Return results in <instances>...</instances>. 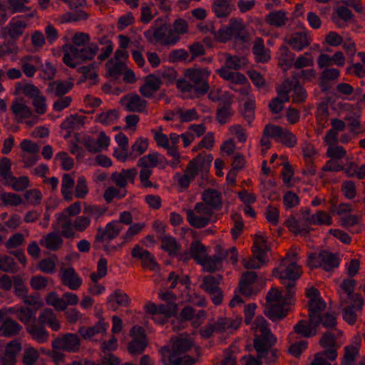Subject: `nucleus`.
<instances>
[{"label":"nucleus","mask_w":365,"mask_h":365,"mask_svg":"<svg viewBox=\"0 0 365 365\" xmlns=\"http://www.w3.org/2000/svg\"><path fill=\"white\" fill-rule=\"evenodd\" d=\"M252 330L255 333L254 348L257 352H262V344H275L277 338L271 333L267 322L262 317H257L252 324Z\"/></svg>","instance_id":"obj_5"},{"label":"nucleus","mask_w":365,"mask_h":365,"mask_svg":"<svg viewBox=\"0 0 365 365\" xmlns=\"http://www.w3.org/2000/svg\"><path fill=\"white\" fill-rule=\"evenodd\" d=\"M110 143V138L104 131H101L96 139L88 138L84 141L86 149L92 153H101L108 150Z\"/></svg>","instance_id":"obj_23"},{"label":"nucleus","mask_w":365,"mask_h":365,"mask_svg":"<svg viewBox=\"0 0 365 365\" xmlns=\"http://www.w3.org/2000/svg\"><path fill=\"white\" fill-rule=\"evenodd\" d=\"M16 88L17 92L24 94L31 100L41 94L39 89L32 83L19 82L16 83Z\"/></svg>","instance_id":"obj_63"},{"label":"nucleus","mask_w":365,"mask_h":365,"mask_svg":"<svg viewBox=\"0 0 365 365\" xmlns=\"http://www.w3.org/2000/svg\"><path fill=\"white\" fill-rule=\"evenodd\" d=\"M52 347L55 349L66 351L70 353H76L81 346L80 339L78 335L67 333L59 336L52 341Z\"/></svg>","instance_id":"obj_14"},{"label":"nucleus","mask_w":365,"mask_h":365,"mask_svg":"<svg viewBox=\"0 0 365 365\" xmlns=\"http://www.w3.org/2000/svg\"><path fill=\"white\" fill-rule=\"evenodd\" d=\"M283 129L284 128L281 126L270 123L265 125L260 140V145L262 147V153L263 154H264L272 145L270 138L274 139L276 142H279Z\"/></svg>","instance_id":"obj_18"},{"label":"nucleus","mask_w":365,"mask_h":365,"mask_svg":"<svg viewBox=\"0 0 365 365\" xmlns=\"http://www.w3.org/2000/svg\"><path fill=\"white\" fill-rule=\"evenodd\" d=\"M241 324L240 318H219L214 324V329L217 332L232 333Z\"/></svg>","instance_id":"obj_29"},{"label":"nucleus","mask_w":365,"mask_h":365,"mask_svg":"<svg viewBox=\"0 0 365 365\" xmlns=\"http://www.w3.org/2000/svg\"><path fill=\"white\" fill-rule=\"evenodd\" d=\"M190 255L197 263L201 264L207 257L206 248L199 242H192L190 245Z\"/></svg>","instance_id":"obj_61"},{"label":"nucleus","mask_w":365,"mask_h":365,"mask_svg":"<svg viewBox=\"0 0 365 365\" xmlns=\"http://www.w3.org/2000/svg\"><path fill=\"white\" fill-rule=\"evenodd\" d=\"M307 264L312 268L322 267L327 272L337 268L339 259L337 256L327 251H322L319 254L310 253Z\"/></svg>","instance_id":"obj_10"},{"label":"nucleus","mask_w":365,"mask_h":365,"mask_svg":"<svg viewBox=\"0 0 365 365\" xmlns=\"http://www.w3.org/2000/svg\"><path fill=\"white\" fill-rule=\"evenodd\" d=\"M192 345L189 339L180 337L175 339L169 351V362L173 365H193L195 359L186 354Z\"/></svg>","instance_id":"obj_3"},{"label":"nucleus","mask_w":365,"mask_h":365,"mask_svg":"<svg viewBox=\"0 0 365 365\" xmlns=\"http://www.w3.org/2000/svg\"><path fill=\"white\" fill-rule=\"evenodd\" d=\"M77 48L81 61L93 60L98 51V46L96 43H88L84 46Z\"/></svg>","instance_id":"obj_55"},{"label":"nucleus","mask_w":365,"mask_h":365,"mask_svg":"<svg viewBox=\"0 0 365 365\" xmlns=\"http://www.w3.org/2000/svg\"><path fill=\"white\" fill-rule=\"evenodd\" d=\"M252 53L256 61L266 63L270 59V52L265 48L264 40L262 38H256L252 47Z\"/></svg>","instance_id":"obj_42"},{"label":"nucleus","mask_w":365,"mask_h":365,"mask_svg":"<svg viewBox=\"0 0 365 365\" xmlns=\"http://www.w3.org/2000/svg\"><path fill=\"white\" fill-rule=\"evenodd\" d=\"M118 117L119 113L117 110H108L97 114L95 117V121L103 125H110L115 123Z\"/></svg>","instance_id":"obj_53"},{"label":"nucleus","mask_w":365,"mask_h":365,"mask_svg":"<svg viewBox=\"0 0 365 365\" xmlns=\"http://www.w3.org/2000/svg\"><path fill=\"white\" fill-rule=\"evenodd\" d=\"M63 242L62 237L57 232H51L43 235L39 242L42 247L51 251L60 250L63 245Z\"/></svg>","instance_id":"obj_32"},{"label":"nucleus","mask_w":365,"mask_h":365,"mask_svg":"<svg viewBox=\"0 0 365 365\" xmlns=\"http://www.w3.org/2000/svg\"><path fill=\"white\" fill-rule=\"evenodd\" d=\"M21 344L18 340H12L7 343L4 351L0 358L1 365H15L16 356L21 350Z\"/></svg>","instance_id":"obj_25"},{"label":"nucleus","mask_w":365,"mask_h":365,"mask_svg":"<svg viewBox=\"0 0 365 365\" xmlns=\"http://www.w3.org/2000/svg\"><path fill=\"white\" fill-rule=\"evenodd\" d=\"M38 322L41 325H46L55 331L61 329L60 321L56 313L50 308L42 310L38 316Z\"/></svg>","instance_id":"obj_33"},{"label":"nucleus","mask_w":365,"mask_h":365,"mask_svg":"<svg viewBox=\"0 0 365 365\" xmlns=\"http://www.w3.org/2000/svg\"><path fill=\"white\" fill-rule=\"evenodd\" d=\"M27 332L32 336V338L40 344H43L48 341L49 334L48 332L43 326H40L32 322L26 327Z\"/></svg>","instance_id":"obj_47"},{"label":"nucleus","mask_w":365,"mask_h":365,"mask_svg":"<svg viewBox=\"0 0 365 365\" xmlns=\"http://www.w3.org/2000/svg\"><path fill=\"white\" fill-rule=\"evenodd\" d=\"M227 251H220L217 255L213 257H206L200 264L204 270L207 272H215L222 267V260L226 258Z\"/></svg>","instance_id":"obj_37"},{"label":"nucleus","mask_w":365,"mask_h":365,"mask_svg":"<svg viewBox=\"0 0 365 365\" xmlns=\"http://www.w3.org/2000/svg\"><path fill=\"white\" fill-rule=\"evenodd\" d=\"M22 330V327L11 318H6L0 326V335L5 337H12L18 335Z\"/></svg>","instance_id":"obj_43"},{"label":"nucleus","mask_w":365,"mask_h":365,"mask_svg":"<svg viewBox=\"0 0 365 365\" xmlns=\"http://www.w3.org/2000/svg\"><path fill=\"white\" fill-rule=\"evenodd\" d=\"M3 184L10 187L16 192L25 191L31 186L30 180L28 176L21 175L16 177L13 174Z\"/></svg>","instance_id":"obj_38"},{"label":"nucleus","mask_w":365,"mask_h":365,"mask_svg":"<svg viewBox=\"0 0 365 365\" xmlns=\"http://www.w3.org/2000/svg\"><path fill=\"white\" fill-rule=\"evenodd\" d=\"M73 86L70 81H54L48 83L46 91L51 96L61 97L68 93Z\"/></svg>","instance_id":"obj_31"},{"label":"nucleus","mask_w":365,"mask_h":365,"mask_svg":"<svg viewBox=\"0 0 365 365\" xmlns=\"http://www.w3.org/2000/svg\"><path fill=\"white\" fill-rule=\"evenodd\" d=\"M144 36L150 43L157 42L165 45L167 26L163 25L159 27H153L145 31Z\"/></svg>","instance_id":"obj_40"},{"label":"nucleus","mask_w":365,"mask_h":365,"mask_svg":"<svg viewBox=\"0 0 365 365\" xmlns=\"http://www.w3.org/2000/svg\"><path fill=\"white\" fill-rule=\"evenodd\" d=\"M292 83L290 80H285L277 89V97L272 100L269 107L272 113H279L283 109V103L289 101Z\"/></svg>","instance_id":"obj_16"},{"label":"nucleus","mask_w":365,"mask_h":365,"mask_svg":"<svg viewBox=\"0 0 365 365\" xmlns=\"http://www.w3.org/2000/svg\"><path fill=\"white\" fill-rule=\"evenodd\" d=\"M285 43L293 50L301 51L312 43V38L305 31L292 33L284 38Z\"/></svg>","instance_id":"obj_19"},{"label":"nucleus","mask_w":365,"mask_h":365,"mask_svg":"<svg viewBox=\"0 0 365 365\" xmlns=\"http://www.w3.org/2000/svg\"><path fill=\"white\" fill-rule=\"evenodd\" d=\"M59 274L62 284L71 290H78L82 284V279L71 267H62Z\"/></svg>","instance_id":"obj_20"},{"label":"nucleus","mask_w":365,"mask_h":365,"mask_svg":"<svg viewBox=\"0 0 365 365\" xmlns=\"http://www.w3.org/2000/svg\"><path fill=\"white\" fill-rule=\"evenodd\" d=\"M320 323L319 321L314 322L309 319V321L301 320L294 326V331L302 336L309 338L316 335Z\"/></svg>","instance_id":"obj_35"},{"label":"nucleus","mask_w":365,"mask_h":365,"mask_svg":"<svg viewBox=\"0 0 365 365\" xmlns=\"http://www.w3.org/2000/svg\"><path fill=\"white\" fill-rule=\"evenodd\" d=\"M74 185L75 181L71 174L66 173L63 175L61 183V194L66 201H71L73 200L72 190Z\"/></svg>","instance_id":"obj_54"},{"label":"nucleus","mask_w":365,"mask_h":365,"mask_svg":"<svg viewBox=\"0 0 365 365\" xmlns=\"http://www.w3.org/2000/svg\"><path fill=\"white\" fill-rule=\"evenodd\" d=\"M264 21L272 26L283 27L288 22L287 12L284 10L271 11L265 16Z\"/></svg>","instance_id":"obj_36"},{"label":"nucleus","mask_w":365,"mask_h":365,"mask_svg":"<svg viewBox=\"0 0 365 365\" xmlns=\"http://www.w3.org/2000/svg\"><path fill=\"white\" fill-rule=\"evenodd\" d=\"M216 40L226 43L232 39L246 41L247 35L243 21L241 19H231L227 25L222 26L215 34Z\"/></svg>","instance_id":"obj_4"},{"label":"nucleus","mask_w":365,"mask_h":365,"mask_svg":"<svg viewBox=\"0 0 365 365\" xmlns=\"http://www.w3.org/2000/svg\"><path fill=\"white\" fill-rule=\"evenodd\" d=\"M296 257L295 253H288L282 259L280 266L274 269L289 296L294 295L295 281L302 273V267L297 264Z\"/></svg>","instance_id":"obj_2"},{"label":"nucleus","mask_w":365,"mask_h":365,"mask_svg":"<svg viewBox=\"0 0 365 365\" xmlns=\"http://www.w3.org/2000/svg\"><path fill=\"white\" fill-rule=\"evenodd\" d=\"M212 9L216 17L226 18L231 14L234 7L227 0H214Z\"/></svg>","instance_id":"obj_50"},{"label":"nucleus","mask_w":365,"mask_h":365,"mask_svg":"<svg viewBox=\"0 0 365 365\" xmlns=\"http://www.w3.org/2000/svg\"><path fill=\"white\" fill-rule=\"evenodd\" d=\"M123 230V226L117 220L108 223L105 228H98L96 235V241L103 242L110 241L118 236Z\"/></svg>","instance_id":"obj_21"},{"label":"nucleus","mask_w":365,"mask_h":365,"mask_svg":"<svg viewBox=\"0 0 365 365\" xmlns=\"http://www.w3.org/2000/svg\"><path fill=\"white\" fill-rule=\"evenodd\" d=\"M163 162V156L158 153H149L140 158L137 165L141 168L152 170Z\"/></svg>","instance_id":"obj_48"},{"label":"nucleus","mask_w":365,"mask_h":365,"mask_svg":"<svg viewBox=\"0 0 365 365\" xmlns=\"http://www.w3.org/2000/svg\"><path fill=\"white\" fill-rule=\"evenodd\" d=\"M161 248L170 255H177L181 250V246L175 237L165 235L161 238Z\"/></svg>","instance_id":"obj_51"},{"label":"nucleus","mask_w":365,"mask_h":365,"mask_svg":"<svg viewBox=\"0 0 365 365\" xmlns=\"http://www.w3.org/2000/svg\"><path fill=\"white\" fill-rule=\"evenodd\" d=\"M161 80L157 75L150 74L145 78L144 83L140 87L139 91L145 98H151L160 87Z\"/></svg>","instance_id":"obj_26"},{"label":"nucleus","mask_w":365,"mask_h":365,"mask_svg":"<svg viewBox=\"0 0 365 365\" xmlns=\"http://www.w3.org/2000/svg\"><path fill=\"white\" fill-rule=\"evenodd\" d=\"M130 303L129 297L120 289H116L107 299L108 307L115 311L119 306L128 307Z\"/></svg>","instance_id":"obj_30"},{"label":"nucleus","mask_w":365,"mask_h":365,"mask_svg":"<svg viewBox=\"0 0 365 365\" xmlns=\"http://www.w3.org/2000/svg\"><path fill=\"white\" fill-rule=\"evenodd\" d=\"M353 14L348 8L344 6L336 7L333 14V21L338 26H341V21L347 22L351 19Z\"/></svg>","instance_id":"obj_57"},{"label":"nucleus","mask_w":365,"mask_h":365,"mask_svg":"<svg viewBox=\"0 0 365 365\" xmlns=\"http://www.w3.org/2000/svg\"><path fill=\"white\" fill-rule=\"evenodd\" d=\"M326 308V303L319 298L318 299H312L309 302V319L315 322L322 321V312Z\"/></svg>","instance_id":"obj_46"},{"label":"nucleus","mask_w":365,"mask_h":365,"mask_svg":"<svg viewBox=\"0 0 365 365\" xmlns=\"http://www.w3.org/2000/svg\"><path fill=\"white\" fill-rule=\"evenodd\" d=\"M212 159L211 155L200 154L188 163L183 173H175L173 178L180 190L187 189L198 175L204 176L208 172Z\"/></svg>","instance_id":"obj_1"},{"label":"nucleus","mask_w":365,"mask_h":365,"mask_svg":"<svg viewBox=\"0 0 365 365\" xmlns=\"http://www.w3.org/2000/svg\"><path fill=\"white\" fill-rule=\"evenodd\" d=\"M211 72L207 68H190L185 71V77L196 87L197 94L202 96L209 90L208 78Z\"/></svg>","instance_id":"obj_9"},{"label":"nucleus","mask_w":365,"mask_h":365,"mask_svg":"<svg viewBox=\"0 0 365 365\" xmlns=\"http://www.w3.org/2000/svg\"><path fill=\"white\" fill-rule=\"evenodd\" d=\"M130 336L133 337V340L128 345L129 352L132 354L143 353L147 346L143 329L139 326H134L130 331Z\"/></svg>","instance_id":"obj_17"},{"label":"nucleus","mask_w":365,"mask_h":365,"mask_svg":"<svg viewBox=\"0 0 365 365\" xmlns=\"http://www.w3.org/2000/svg\"><path fill=\"white\" fill-rule=\"evenodd\" d=\"M24 73L27 77H33L37 69L41 66V59L37 56H26L20 59Z\"/></svg>","instance_id":"obj_27"},{"label":"nucleus","mask_w":365,"mask_h":365,"mask_svg":"<svg viewBox=\"0 0 365 365\" xmlns=\"http://www.w3.org/2000/svg\"><path fill=\"white\" fill-rule=\"evenodd\" d=\"M274 344L267 345V343L262 344V352H257L259 358L264 359L267 365H272L278 359V354L276 349H272Z\"/></svg>","instance_id":"obj_58"},{"label":"nucleus","mask_w":365,"mask_h":365,"mask_svg":"<svg viewBox=\"0 0 365 365\" xmlns=\"http://www.w3.org/2000/svg\"><path fill=\"white\" fill-rule=\"evenodd\" d=\"M122 107L128 112L146 113L148 103L136 93L123 96L120 101Z\"/></svg>","instance_id":"obj_15"},{"label":"nucleus","mask_w":365,"mask_h":365,"mask_svg":"<svg viewBox=\"0 0 365 365\" xmlns=\"http://www.w3.org/2000/svg\"><path fill=\"white\" fill-rule=\"evenodd\" d=\"M285 225L291 232L296 235L309 232L307 225L300 217L297 219L294 216L289 217L286 220Z\"/></svg>","instance_id":"obj_56"},{"label":"nucleus","mask_w":365,"mask_h":365,"mask_svg":"<svg viewBox=\"0 0 365 365\" xmlns=\"http://www.w3.org/2000/svg\"><path fill=\"white\" fill-rule=\"evenodd\" d=\"M314 50V47H311L308 51L299 55L294 63V67L297 69H300L312 66L314 65V56L312 55Z\"/></svg>","instance_id":"obj_60"},{"label":"nucleus","mask_w":365,"mask_h":365,"mask_svg":"<svg viewBox=\"0 0 365 365\" xmlns=\"http://www.w3.org/2000/svg\"><path fill=\"white\" fill-rule=\"evenodd\" d=\"M56 222L53 224L55 230H61V236L65 238H73L75 236V229L73 222L65 212L56 214Z\"/></svg>","instance_id":"obj_24"},{"label":"nucleus","mask_w":365,"mask_h":365,"mask_svg":"<svg viewBox=\"0 0 365 365\" xmlns=\"http://www.w3.org/2000/svg\"><path fill=\"white\" fill-rule=\"evenodd\" d=\"M337 356L336 349L319 351L314 354V359L309 365H331L329 361H334Z\"/></svg>","instance_id":"obj_45"},{"label":"nucleus","mask_w":365,"mask_h":365,"mask_svg":"<svg viewBox=\"0 0 365 365\" xmlns=\"http://www.w3.org/2000/svg\"><path fill=\"white\" fill-rule=\"evenodd\" d=\"M86 117L81 115H71L66 118L61 125L62 129H76L84 125Z\"/></svg>","instance_id":"obj_62"},{"label":"nucleus","mask_w":365,"mask_h":365,"mask_svg":"<svg viewBox=\"0 0 365 365\" xmlns=\"http://www.w3.org/2000/svg\"><path fill=\"white\" fill-rule=\"evenodd\" d=\"M289 303L266 304L264 314L272 320L284 318L287 314L286 305Z\"/></svg>","instance_id":"obj_41"},{"label":"nucleus","mask_w":365,"mask_h":365,"mask_svg":"<svg viewBox=\"0 0 365 365\" xmlns=\"http://www.w3.org/2000/svg\"><path fill=\"white\" fill-rule=\"evenodd\" d=\"M11 110L19 123H24L30 128L38 122V117L36 115L31 108L22 101H14Z\"/></svg>","instance_id":"obj_11"},{"label":"nucleus","mask_w":365,"mask_h":365,"mask_svg":"<svg viewBox=\"0 0 365 365\" xmlns=\"http://www.w3.org/2000/svg\"><path fill=\"white\" fill-rule=\"evenodd\" d=\"M268 262L267 255L258 250L252 251V257L248 259H243L242 263L246 269H259Z\"/></svg>","instance_id":"obj_44"},{"label":"nucleus","mask_w":365,"mask_h":365,"mask_svg":"<svg viewBox=\"0 0 365 365\" xmlns=\"http://www.w3.org/2000/svg\"><path fill=\"white\" fill-rule=\"evenodd\" d=\"M147 313L152 315V319L158 324H163L178 312L176 303H165L156 305L148 302L145 306Z\"/></svg>","instance_id":"obj_7"},{"label":"nucleus","mask_w":365,"mask_h":365,"mask_svg":"<svg viewBox=\"0 0 365 365\" xmlns=\"http://www.w3.org/2000/svg\"><path fill=\"white\" fill-rule=\"evenodd\" d=\"M356 286V281L353 279H345L341 282L340 287L346 294V296H344L343 294L339 293L340 303L341 304H345L349 302V300L354 299V296L356 293H354V290Z\"/></svg>","instance_id":"obj_49"},{"label":"nucleus","mask_w":365,"mask_h":365,"mask_svg":"<svg viewBox=\"0 0 365 365\" xmlns=\"http://www.w3.org/2000/svg\"><path fill=\"white\" fill-rule=\"evenodd\" d=\"M35 16V12L27 15L16 16L13 17L9 24L1 29L2 38L9 36L11 39L16 40L21 36L28 27L30 19Z\"/></svg>","instance_id":"obj_8"},{"label":"nucleus","mask_w":365,"mask_h":365,"mask_svg":"<svg viewBox=\"0 0 365 365\" xmlns=\"http://www.w3.org/2000/svg\"><path fill=\"white\" fill-rule=\"evenodd\" d=\"M286 292V295L282 296L277 289H271L266 296V304L289 303L293 296H289L287 291Z\"/></svg>","instance_id":"obj_59"},{"label":"nucleus","mask_w":365,"mask_h":365,"mask_svg":"<svg viewBox=\"0 0 365 365\" xmlns=\"http://www.w3.org/2000/svg\"><path fill=\"white\" fill-rule=\"evenodd\" d=\"M222 281L220 274L208 275L202 279L201 288L210 295L212 302L219 305L223 299L222 292L219 285Z\"/></svg>","instance_id":"obj_13"},{"label":"nucleus","mask_w":365,"mask_h":365,"mask_svg":"<svg viewBox=\"0 0 365 365\" xmlns=\"http://www.w3.org/2000/svg\"><path fill=\"white\" fill-rule=\"evenodd\" d=\"M6 4L9 13L12 15L16 13H24L31 10V7L26 6L31 0H2Z\"/></svg>","instance_id":"obj_52"},{"label":"nucleus","mask_w":365,"mask_h":365,"mask_svg":"<svg viewBox=\"0 0 365 365\" xmlns=\"http://www.w3.org/2000/svg\"><path fill=\"white\" fill-rule=\"evenodd\" d=\"M202 203L207 205L212 212L214 210H219L222 207V195L220 192L214 189H207L202 193Z\"/></svg>","instance_id":"obj_28"},{"label":"nucleus","mask_w":365,"mask_h":365,"mask_svg":"<svg viewBox=\"0 0 365 365\" xmlns=\"http://www.w3.org/2000/svg\"><path fill=\"white\" fill-rule=\"evenodd\" d=\"M109 327L108 323H106L103 319H101L98 323L93 327H81L78 329V333L84 339H90L99 333H105Z\"/></svg>","instance_id":"obj_39"},{"label":"nucleus","mask_w":365,"mask_h":365,"mask_svg":"<svg viewBox=\"0 0 365 365\" xmlns=\"http://www.w3.org/2000/svg\"><path fill=\"white\" fill-rule=\"evenodd\" d=\"M186 215L189 224L200 229L206 227L211 222L213 212L205 204L197 202L193 210H186Z\"/></svg>","instance_id":"obj_6"},{"label":"nucleus","mask_w":365,"mask_h":365,"mask_svg":"<svg viewBox=\"0 0 365 365\" xmlns=\"http://www.w3.org/2000/svg\"><path fill=\"white\" fill-rule=\"evenodd\" d=\"M62 51L63 53V61L66 66L76 68L81 62L76 46H73L71 44H65L62 47Z\"/></svg>","instance_id":"obj_34"},{"label":"nucleus","mask_w":365,"mask_h":365,"mask_svg":"<svg viewBox=\"0 0 365 365\" xmlns=\"http://www.w3.org/2000/svg\"><path fill=\"white\" fill-rule=\"evenodd\" d=\"M131 255L133 258L140 260L141 265L144 269L154 270L158 266L155 256L138 245H135Z\"/></svg>","instance_id":"obj_22"},{"label":"nucleus","mask_w":365,"mask_h":365,"mask_svg":"<svg viewBox=\"0 0 365 365\" xmlns=\"http://www.w3.org/2000/svg\"><path fill=\"white\" fill-rule=\"evenodd\" d=\"M106 66L108 75L115 78H118L126 68L122 61L109 60Z\"/></svg>","instance_id":"obj_64"},{"label":"nucleus","mask_w":365,"mask_h":365,"mask_svg":"<svg viewBox=\"0 0 365 365\" xmlns=\"http://www.w3.org/2000/svg\"><path fill=\"white\" fill-rule=\"evenodd\" d=\"M364 301L360 294H356L354 299L349 300V302L344 306L342 309L343 319L350 325L356 323L359 315L361 314Z\"/></svg>","instance_id":"obj_12"}]
</instances>
